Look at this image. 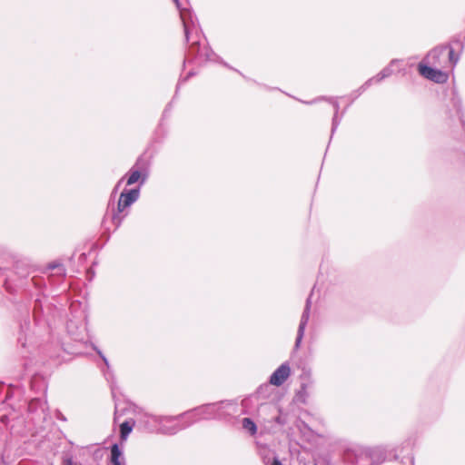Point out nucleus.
<instances>
[{"mask_svg":"<svg viewBox=\"0 0 465 465\" xmlns=\"http://www.w3.org/2000/svg\"><path fill=\"white\" fill-rule=\"evenodd\" d=\"M121 456H122V452H121L118 445L114 444L111 448V462L114 465H123V463L120 460Z\"/></svg>","mask_w":465,"mask_h":465,"instance_id":"nucleus-7","label":"nucleus"},{"mask_svg":"<svg viewBox=\"0 0 465 465\" xmlns=\"http://www.w3.org/2000/svg\"><path fill=\"white\" fill-rule=\"evenodd\" d=\"M272 465H282V464L277 458H274L272 462Z\"/></svg>","mask_w":465,"mask_h":465,"instance_id":"nucleus-10","label":"nucleus"},{"mask_svg":"<svg viewBox=\"0 0 465 465\" xmlns=\"http://www.w3.org/2000/svg\"><path fill=\"white\" fill-rule=\"evenodd\" d=\"M134 425L135 421L133 420H125L120 425V437L123 440L127 439Z\"/></svg>","mask_w":465,"mask_h":465,"instance_id":"nucleus-6","label":"nucleus"},{"mask_svg":"<svg viewBox=\"0 0 465 465\" xmlns=\"http://www.w3.org/2000/svg\"><path fill=\"white\" fill-rule=\"evenodd\" d=\"M59 266H60V265H59V264H56V263H50V264L48 265V268H49V269L54 270V269H55V268H58Z\"/></svg>","mask_w":465,"mask_h":465,"instance_id":"nucleus-11","label":"nucleus"},{"mask_svg":"<svg viewBox=\"0 0 465 465\" xmlns=\"http://www.w3.org/2000/svg\"><path fill=\"white\" fill-rule=\"evenodd\" d=\"M446 47L441 45L431 50L426 56L425 61L428 64L437 65L440 64V58L444 54Z\"/></svg>","mask_w":465,"mask_h":465,"instance_id":"nucleus-5","label":"nucleus"},{"mask_svg":"<svg viewBox=\"0 0 465 465\" xmlns=\"http://www.w3.org/2000/svg\"><path fill=\"white\" fill-rule=\"evenodd\" d=\"M142 178V174L139 171H132L128 179H127V185H132L138 182Z\"/></svg>","mask_w":465,"mask_h":465,"instance_id":"nucleus-9","label":"nucleus"},{"mask_svg":"<svg viewBox=\"0 0 465 465\" xmlns=\"http://www.w3.org/2000/svg\"><path fill=\"white\" fill-rule=\"evenodd\" d=\"M291 374V369L288 364H282L278 369L274 371L270 378V383L274 386H281L289 378Z\"/></svg>","mask_w":465,"mask_h":465,"instance_id":"nucleus-3","label":"nucleus"},{"mask_svg":"<svg viewBox=\"0 0 465 465\" xmlns=\"http://www.w3.org/2000/svg\"><path fill=\"white\" fill-rule=\"evenodd\" d=\"M139 197V190L132 189L129 191H124L121 193L118 203H117V211L118 213L124 212L127 207L133 204Z\"/></svg>","mask_w":465,"mask_h":465,"instance_id":"nucleus-2","label":"nucleus"},{"mask_svg":"<svg viewBox=\"0 0 465 465\" xmlns=\"http://www.w3.org/2000/svg\"><path fill=\"white\" fill-rule=\"evenodd\" d=\"M447 48V46H445ZM449 49V61L451 64L452 66H455L460 59V53L463 49V44L459 41L455 40L452 42L451 45L448 46Z\"/></svg>","mask_w":465,"mask_h":465,"instance_id":"nucleus-4","label":"nucleus"},{"mask_svg":"<svg viewBox=\"0 0 465 465\" xmlns=\"http://www.w3.org/2000/svg\"><path fill=\"white\" fill-rule=\"evenodd\" d=\"M418 71L422 77L437 84H444L449 79V74L446 72L435 69L423 63L419 64Z\"/></svg>","mask_w":465,"mask_h":465,"instance_id":"nucleus-1","label":"nucleus"},{"mask_svg":"<svg viewBox=\"0 0 465 465\" xmlns=\"http://www.w3.org/2000/svg\"><path fill=\"white\" fill-rule=\"evenodd\" d=\"M242 427L249 430L252 435H254L257 431L255 423L250 418H244L242 420Z\"/></svg>","mask_w":465,"mask_h":465,"instance_id":"nucleus-8","label":"nucleus"}]
</instances>
